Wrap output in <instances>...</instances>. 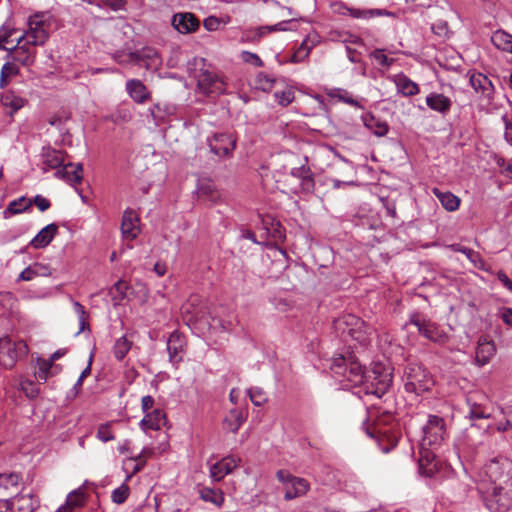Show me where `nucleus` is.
I'll return each instance as SVG.
<instances>
[{
    "label": "nucleus",
    "mask_w": 512,
    "mask_h": 512,
    "mask_svg": "<svg viewBox=\"0 0 512 512\" xmlns=\"http://www.w3.org/2000/svg\"><path fill=\"white\" fill-rule=\"evenodd\" d=\"M171 24L179 33L189 34L199 28L200 22L194 14L184 12L175 14L172 17Z\"/></svg>",
    "instance_id": "obj_15"
},
{
    "label": "nucleus",
    "mask_w": 512,
    "mask_h": 512,
    "mask_svg": "<svg viewBox=\"0 0 512 512\" xmlns=\"http://www.w3.org/2000/svg\"><path fill=\"white\" fill-rule=\"evenodd\" d=\"M56 176L63 178L70 184H79L83 178V166L81 163L65 164L61 170L56 172Z\"/></svg>",
    "instance_id": "obj_25"
},
{
    "label": "nucleus",
    "mask_w": 512,
    "mask_h": 512,
    "mask_svg": "<svg viewBox=\"0 0 512 512\" xmlns=\"http://www.w3.org/2000/svg\"><path fill=\"white\" fill-rule=\"evenodd\" d=\"M240 458L227 456L214 463L210 467V476L214 481H221L226 475L230 474L240 463Z\"/></svg>",
    "instance_id": "obj_16"
},
{
    "label": "nucleus",
    "mask_w": 512,
    "mask_h": 512,
    "mask_svg": "<svg viewBox=\"0 0 512 512\" xmlns=\"http://www.w3.org/2000/svg\"><path fill=\"white\" fill-rule=\"evenodd\" d=\"M404 388L408 393L420 395L430 390L433 380L429 372L420 364L409 363L404 369Z\"/></svg>",
    "instance_id": "obj_7"
},
{
    "label": "nucleus",
    "mask_w": 512,
    "mask_h": 512,
    "mask_svg": "<svg viewBox=\"0 0 512 512\" xmlns=\"http://www.w3.org/2000/svg\"><path fill=\"white\" fill-rule=\"evenodd\" d=\"M160 410L155 409L153 412L146 413L140 422V426L146 433L149 430L157 431L160 429Z\"/></svg>",
    "instance_id": "obj_44"
},
{
    "label": "nucleus",
    "mask_w": 512,
    "mask_h": 512,
    "mask_svg": "<svg viewBox=\"0 0 512 512\" xmlns=\"http://www.w3.org/2000/svg\"><path fill=\"white\" fill-rule=\"evenodd\" d=\"M198 198L204 201H209L212 204L218 203L221 200V193L216 189L211 180H200L197 187Z\"/></svg>",
    "instance_id": "obj_22"
},
{
    "label": "nucleus",
    "mask_w": 512,
    "mask_h": 512,
    "mask_svg": "<svg viewBox=\"0 0 512 512\" xmlns=\"http://www.w3.org/2000/svg\"><path fill=\"white\" fill-rule=\"evenodd\" d=\"M74 309L79 316L80 330L78 333H80L85 330V327L87 325V313L85 311L84 306L81 305L79 302L74 303Z\"/></svg>",
    "instance_id": "obj_56"
},
{
    "label": "nucleus",
    "mask_w": 512,
    "mask_h": 512,
    "mask_svg": "<svg viewBox=\"0 0 512 512\" xmlns=\"http://www.w3.org/2000/svg\"><path fill=\"white\" fill-rule=\"evenodd\" d=\"M274 82L275 80L265 73L261 72L257 75V83L259 84V88L263 91L270 90L273 87Z\"/></svg>",
    "instance_id": "obj_54"
},
{
    "label": "nucleus",
    "mask_w": 512,
    "mask_h": 512,
    "mask_svg": "<svg viewBox=\"0 0 512 512\" xmlns=\"http://www.w3.org/2000/svg\"><path fill=\"white\" fill-rule=\"evenodd\" d=\"M479 497L489 512L512 509V485H476Z\"/></svg>",
    "instance_id": "obj_5"
},
{
    "label": "nucleus",
    "mask_w": 512,
    "mask_h": 512,
    "mask_svg": "<svg viewBox=\"0 0 512 512\" xmlns=\"http://www.w3.org/2000/svg\"><path fill=\"white\" fill-rule=\"evenodd\" d=\"M469 82L476 92H480L487 99H491L494 86L491 80L482 73H473L470 76Z\"/></svg>",
    "instance_id": "obj_23"
},
{
    "label": "nucleus",
    "mask_w": 512,
    "mask_h": 512,
    "mask_svg": "<svg viewBox=\"0 0 512 512\" xmlns=\"http://www.w3.org/2000/svg\"><path fill=\"white\" fill-rule=\"evenodd\" d=\"M292 176L300 180L301 189L304 192H312L315 187L313 173L311 169L305 165L293 168L291 171Z\"/></svg>",
    "instance_id": "obj_29"
},
{
    "label": "nucleus",
    "mask_w": 512,
    "mask_h": 512,
    "mask_svg": "<svg viewBox=\"0 0 512 512\" xmlns=\"http://www.w3.org/2000/svg\"><path fill=\"white\" fill-rule=\"evenodd\" d=\"M19 389L30 399L36 398L40 392L38 385L28 379L20 381Z\"/></svg>",
    "instance_id": "obj_47"
},
{
    "label": "nucleus",
    "mask_w": 512,
    "mask_h": 512,
    "mask_svg": "<svg viewBox=\"0 0 512 512\" xmlns=\"http://www.w3.org/2000/svg\"><path fill=\"white\" fill-rule=\"evenodd\" d=\"M371 57L377 61L379 65L382 67H390L392 63L394 62V59L389 58L385 53L384 50L376 49L371 53Z\"/></svg>",
    "instance_id": "obj_52"
},
{
    "label": "nucleus",
    "mask_w": 512,
    "mask_h": 512,
    "mask_svg": "<svg viewBox=\"0 0 512 512\" xmlns=\"http://www.w3.org/2000/svg\"><path fill=\"white\" fill-rule=\"evenodd\" d=\"M436 448L421 447L419 458V472L425 477L432 478L442 468L441 461L437 458L434 450Z\"/></svg>",
    "instance_id": "obj_14"
},
{
    "label": "nucleus",
    "mask_w": 512,
    "mask_h": 512,
    "mask_svg": "<svg viewBox=\"0 0 512 512\" xmlns=\"http://www.w3.org/2000/svg\"><path fill=\"white\" fill-rule=\"evenodd\" d=\"M32 200V205H36V207L41 211L44 212L48 210L51 206V203L48 199L43 197L42 195H36Z\"/></svg>",
    "instance_id": "obj_58"
},
{
    "label": "nucleus",
    "mask_w": 512,
    "mask_h": 512,
    "mask_svg": "<svg viewBox=\"0 0 512 512\" xmlns=\"http://www.w3.org/2000/svg\"><path fill=\"white\" fill-rule=\"evenodd\" d=\"M15 32L16 31L14 29L0 31V49H3V50L10 49V48L5 47L4 44L13 41L11 38Z\"/></svg>",
    "instance_id": "obj_60"
},
{
    "label": "nucleus",
    "mask_w": 512,
    "mask_h": 512,
    "mask_svg": "<svg viewBox=\"0 0 512 512\" xmlns=\"http://www.w3.org/2000/svg\"><path fill=\"white\" fill-rule=\"evenodd\" d=\"M126 89L131 98L138 103L144 102L148 96L146 87L140 80H129L126 84Z\"/></svg>",
    "instance_id": "obj_40"
},
{
    "label": "nucleus",
    "mask_w": 512,
    "mask_h": 512,
    "mask_svg": "<svg viewBox=\"0 0 512 512\" xmlns=\"http://www.w3.org/2000/svg\"><path fill=\"white\" fill-rule=\"evenodd\" d=\"M392 385V369L382 363H375L369 371L365 370L364 382L359 387L367 395L381 398Z\"/></svg>",
    "instance_id": "obj_6"
},
{
    "label": "nucleus",
    "mask_w": 512,
    "mask_h": 512,
    "mask_svg": "<svg viewBox=\"0 0 512 512\" xmlns=\"http://www.w3.org/2000/svg\"><path fill=\"white\" fill-rule=\"evenodd\" d=\"M241 58H242L243 62H245L247 64H251V65H253L255 67H262L263 66V61L255 53H252V52H249V51H243L242 54H241Z\"/></svg>",
    "instance_id": "obj_55"
},
{
    "label": "nucleus",
    "mask_w": 512,
    "mask_h": 512,
    "mask_svg": "<svg viewBox=\"0 0 512 512\" xmlns=\"http://www.w3.org/2000/svg\"><path fill=\"white\" fill-rule=\"evenodd\" d=\"M0 101L4 107L11 109V114L21 109L25 103V100L22 97L16 95L15 92L10 90L5 91L1 95Z\"/></svg>",
    "instance_id": "obj_41"
},
{
    "label": "nucleus",
    "mask_w": 512,
    "mask_h": 512,
    "mask_svg": "<svg viewBox=\"0 0 512 512\" xmlns=\"http://www.w3.org/2000/svg\"><path fill=\"white\" fill-rule=\"evenodd\" d=\"M127 290L128 284L125 281L120 280L113 285L109 293L115 305L120 304L126 297Z\"/></svg>",
    "instance_id": "obj_45"
},
{
    "label": "nucleus",
    "mask_w": 512,
    "mask_h": 512,
    "mask_svg": "<svg viewBox=\"0 0 512 512\" xmlns=\"http://www.w3.org/2000/svg\"><path fill=\"white\" fill-rule=\"evenodd\" d=\"M502 120L505 125L504 138L509 144L512 145V121L509 120L506 115L502 116Z\"/></svg>",
    "instance_id": "obj_61"
},
{
    "label": "nucleus",
    "mask_w": 512,
    "mask_h": 512,
    "mask_svg": "<svg viewBox=\"0 0 512 512\" xmlns=\"http://www.w3.org/2000/svg\"><path fill=\"white\" fill-rule=\"evenodd\" d=\"M512 485V461L498 456L487 462L478 472L476 485Z\"/></svg>",
    "instance_id": "obj_4"
},
{
    "label": "nucleus",
    "mask_w": 512,
    "mask_h": 512,
    "mask_svg": "<svg viewBox=\"0 0 512 512\" xmlns=\"http://www.w3.org/2000/svg\"><path fill=\"white\" fill-rule=\"evenodd\" d=\"M38 370L35 372V376L37 379L46 381L49 377L54 376L52 369L61 370L60 365L52 364L51 361L47 359H39L38 362Z\"/></svg>",
    "instance_id": "obj_42"
},
{
    "label": "nucleus",
    "mask_w": 512,
    "mask_h": 512,
    "mask_svg": "<svg viewBox=\"0 0 512 512\" xmlns=\"http://www.w3.org/2000/svg\"><path fill=\"white\" fill-rule=\"evenodd\" d=\"M414 325L420 335L430 341L442 343L446 340V334L439 328V326L431 320L425 318L422 314L415 312L410 315L409 321L406 326Z\"/></svg>",
    "instance_id": "obj_12"
},
{
    "label": "nucleus",
    "mask_w": 512,
    "mask_h": 512,
    "mask_svg": "<svg viewBox=\"0 0 512 512\" xmlns=\"http://www.w3.org/2000/svg\"><path fill=\"white\" fill-rule=\"evenodd\" d=\"M31 206L32 200L25 196H21L8 204L6 209L3 211V216L4 218H8L12 215L26 212L31 208Z\"/></svg>",
    "instance_id": "obj_37"
},
{
    "label": "nucleus",
    "mask_w": 512,
    "mask_h": 512,
    "mask_svg": "<svg viewBox=\"0 0 512 512\" xmlns=\"http://www.w3.org/2000/svg\"><path fill=\"white\" fill-rule=\"evenodd\" d=\"M21 479L22 476L20 473H0V487L7 491H13L18 488Z\"/></svg>",
    "instance_id": "obj_43"
},
{
    "label": "nucleus",
    "mask_w": 512,
    "mask_h": 512,
    "mask_svg": "<svg viewBox=\"0 0 512 512\" xmlns=\"http://www.w3.org/2000/svg\"><path fill=\"white\" fill-rule=\"evenodd\" d=\"M28 352V346L24 341H12L9 337L0 338V364L11 369L21 357Z\"/></svg>",
    "instance_id": "obj_11"
},
{
    "label": "nucleus",
    "mask_w": 512,
    "mask_h": 512,
    "mask_svg": "<svg viewBox=\"0 0 512 512\" xmlns=\"http://www.w3.org/2000/svg\"><path fill=\"white\" fill-rule=\"evenodd\" d=\"M349 14L351 17L356 19H371L373 17H379V16H388L392 18H397V14L388 11L386 9H360V8H351L349 9Z\"/></svg>",
    "instance_id": "obj_33"
},
{
    "label": "nucleus",
    "mask_w": 512,
    "mask_h": 512,
    "mask_svg": "<svg viewBox=\"0 0 512 512\" xmlns=\"http://www.w3.org/2000/svg\"><path fill=\"white\" fill-rule=\"evenodd\" d=\"M391 79L397 88V92L404 97H411L420 93L419 85L402 72L393 75Z\"/></svg>",
    "instance_id": "obj_20"
},
{
    "label": "nucleus",
    "mask_w": 512,
    "mask_h": 512,
    "mask_svg": "<svg viewBox=\"0 0 512 512\" xmlns=\"http://www.w3.org/2000/svg\"><path fill=\"white\" fill-rule=\"evenodd\" d=\"M57 231L58 226L55 223L48 224L37 233L29 245L35 249L45 248L51 243Z\"/></svg>",
    "instance_id": "obj_21"
},
{
    "label": "nucleus",
    "mask_w": 512,
    "mask_h": 512,
    "mask_svg": "<svg viewBox=\"0 0 512 512\" xmlns=\"http://www.w3.org/2000/svg\"><path fill=\"white\" fill-rule=\"evenodd\" d=\"M181 52L179 49H173L171 52V56L167 60V66L170 68H175L178 66L180 61Z\"/></svg>",
    "instance_id": "obj_63"
},
{
    "label": "nucleus",
    "mask_w": 512,
    "mask_h": 512,
    "mask_svg": "<svg viewBox=\"0 0 512 512\" xmlns=\"http://www.w3.org/2000/svg\"><path fill=\"white\" fill-rule=\"evenodd\" d=\"M246 415L242 410L231 409L223 420L224 428L232 433H236L246 420Z\"/></svg>",
    "instance_id": "obj_32"
},
{
    "label": "nucleus",
    "mask_w": 512,
    "mask_h": 512,
    "mask_svg": "<svg viewBox=\"0 0 512 512\" xmlns=\"http://www.w3.org/2000/svg\"><path fill=\"white\" fill-rule=\"evenodd\" d=\"M198 301H199L198 297L194 296V297H191L188 300V302L182 306L183 313L191 314V317L189 318V320H192V319L198 320L200 317V314H201L200 309L194 308L193 310H191V307L195 306L196 303H198Z\"/></svg>",
    "instance_id": "obj_51"
},
{
    "label": "nucleus",
    "mask_w": 512,
    "mask_h": 512,
    "mask_svg": "<svg viewBox=\"0 0 512 512\" xmlns=\"http://www.w3.org/2000/svg\"><path fill=\"white\" fill-rule=\"evenodd\" d=\"M51 18L49 12H38L29 17L28 30L16 38V45L9 49L13 60L24 66L34 63L36 53L33 47L42 46L48 40Z\"/></svg>",
    "instance_id": "obj_1"
},
{
    "label": "nucleus",
    "mask_w": 512,
    "mask_h": 512,
    "mask_svg": "<svg viewBox=\"0 0 512 512\" xmlns=\"http://www.w3.org/2000/svg\"><path fill=\"white\" fill-rule=\"evenodd\" d=\"M97 438L99 440H101L102 442H108L115 438L114 434L111 430L110 423H105V424H102L99 426V428L97 430Z\"/></svg>",
    "instance_id": "obj_53"
},
{
    "label": "nucleus",
    "mask_w": 512,
    "mask_h": 512,
    "mask_svg": "<svg viewBox=\"0 0 512 512\" xmlns=\"http://www.w3.org/2000/svg\"><path fill=\"white\" fill-rule=\"evenodd\" d=\"M221 24V21L216 16H209L204 19L203 25L208 31H216Z\"/></svg>",
    "instance_id": "obj_59"
},
{
    "label": "nucleus",
    "mask_w": 512,
    "mask_h": 512,
    "mask_svg": "<svg viewBox=\"0 0 512 512\" xmlns=\"http://www.w3.org/2000/svg\"><path fill=\"white\" fill-rule=\"evenodd\" d=\"M184 339L181 334L173 332L167 340V351L169 360L173 364H177L182 360Z\"/></svg>",
    "instance_id": "obj_24"
},
{
    "label": "nucleus",
    "mask_w": 512,
    "mask_h": 512,
    "mask_svg": "<svg viewBox=\"0 0 512 512\" xmlns=\"http://www.w3.org/2000/svg\"><path fill=\"white\" fill-rule=\"evenodd\" d=\"M452 100L442 93L432 92L426 97V105L429 109L446 116L452 108Z\"/></svg>",
    "instance_id": "obj_18"
},
{
    "label": "nucleus",
    "mask_w": 512,
    "mask_h": 512,
    "mask_svg": "<svg viewBox=\"0 0 512 512\" xmlns=\"http://www.w3.org/2000/svg\"><path fill=\"white\" fill-rule=\"evenodd\" d=\"M330 370L346 388L359 387L365 379V367L352 352L333 356Z\"/></svg>",
    "instance_id": "obj_2"
},
{
    "label": "nucleus",
    "mask_w": 512,
    "mask_h": 512,
    "mask_svg": "<svg viewBox=\"0 0 512 512\" xmlns=\"http://www.w3.org/2000/svg\"><path fill=\"white\" fill-rule=\"evenodd\" d=\"M157 55L156 50L145 47L142 50L132 51L130 48L117 50L113 57L120 64H134L146 69L152 68Z\"/></svg>",
    "instance_id": "obj_9"
},
{
    "label": "nucleus",
    "mask_w": 512,
    "mask_h": 512,
    "mask_svg": "<svg viewBox=\"0 0 512 512\" xmlns=\"http://www.w3.org/2000/svg\"><path fill=\"white\" fill-rule=\"evenodd\" d=\"M496 353V346L492 340L480 337L475 352V361L478 366H484L490 362Z\"/></svg>",
    "instance_id": "obj_19"
},
{
    "label": "nucleus",
    "mask_w": 512,
    "mask_h": 512,
    "mask_svg": "<svg viewBox=\"0 0 512 512\" xmlns=\"http://www.w3.org/2000/svg\"><path fill=\"white\" fill-rule=\"evenodd\" d=\"M131 349V342L125 336L116 340L113 348L114 356L117 360H123Z\"/></svg>",
    "instance_id": "obj_46"
},
{
    "label": "nucleus",
    "mask_w": 512,
    "mask_h": 512,
    "mask_svg": "<svg viewBox=\"0 0 512 512\" xmlns=\"http://www.w3.org/2000/svg\"><path fill=\"white\" fill-rule=\"evenodd\" d=\"M247 393L255 406H261L267 401L266 394L261 388H250Z\"/></svg>",
    "instance_id": "obj_50"
},
{
    "label": "nucleus",
    "mask_w": 512,
    "mask_h": 512,
    "mask_svg": "<svg viewBox=\"0 0 512 512\" xmlns=\"http://www.w3.org/2000/svg\"><path fill=\"white\" fill-rule=\"evenodd\" d=\"M336 331L342 336H349L360 344L369 340V328L366 323L354 314H346L334 321Z\"/></svg>",
    "instance_id": "obj_8"
},
{
    "label": "nucleus",
    "mask_w": 512,
    "mask_h": 512,
    "mask_svg": "<svg viewBox=\"0 0 512 512\" xmlns=\"http://www.w3.org/2000/svg\"><path fill=\"white\" fill-rule=\"evenodd\" d=\"M490 415L489 409L486 406L473 400L472 397L467 398V418L470 420L487 419Z\"/></svg>",
    "instance_id": "obj_35"
},
{
    "label": "nucleus",
    "mask_w": 512,
    "mask_h": 512,
    "mask_svg": "<svg viewBox=\"0 0 512 512\" xmlns=\"http://www.w3.org/2000/svg\"><path fill=\"white\" fill-rule=\"evenodd\" d=\"M190 77L197 81V87L207 95H220L225 90V83L211 70L204 58H194L188 62Z\"/></svg>",
    "instance_id": "obj_3"
},
{
    "label": "nucleus",
    "mask_w": 512,
    "mask_h": 512,
    "mask_svg": "<svg viewBox=\"0 0 512 512\" xmlns=\"http://www.w3.org/2000/svg\"><path fill=\"white\" fill-rule=\"evenodd\" d=\"M85 500V493L81 488L73 490L68 494L66 502L61 505L56 512H73L74 510L83 507Z\"/></svg>",
    "instance_id": "obj_28"
},
{
    "label": "nucleus",
    "mask_w": 512,
    "mask_h": 512,
    "mask_svg": "<svg viewBox=\"0 0 512 512\" xmlns=\"http://www.w3.org/2000/svg\"><path fill=\"white\" fill-rule=\"evenodd\" d=\"M422 430V448H438L446 436L445 421L437 415H429L428 421Z\"/></svg>",
    "instance_id": "obj_10"
},
{
    "label": "nucleus",
    "mask_w": 512,
    "mask_h": 512,
    "mask_svg": "<svg viewBox=\"0 0 512 512\" xmlns=\"http://www.w3.org/2000/svg\"><path fill=\"white\" fill-rule=\"evenodd\" d=\"M12 512H34L36 505L31 494H17L10 499Z\"/></svg>",
    "instance_id": "obj_30"
},
{
    "label": "nucleus",
    "mask_w": 512,
    "mask_h": 512,
    "mask_svg": "<svg viewBox=\"0 0 512 512\" xmlns=\"http://www.w3.org/2000/svg\"><path fill=\"white\" fill-rule=\"evenodd\" d=\"M433 194L438 198L441 205L447 210V211H455L459 208L460 205V199L453 193L449 191H441L439 188H433L432 189Z\"/></svg>",
    "instance_id": "obj_36"
},
{
    "label": "nucleus",
    "mask_w": 512,
    "mask_h": 512,
    "mask_svg": "<svg viewBox=\"0 0 512 512\" xmlns=\"http://www.w3.org/2000/svg\"><path fill=\"white\" fill-rule=\"evenodd\" d=\"M1 72H3L4 76L10 77L18 74L19 69L12 63H5L2 66Z\"/></svg>",
    "instance_id": "obj_64"
},
{
    "label": "nucleus",
    "mask_w": 512,
    "mask_h": 512,
    "mask_svg": "<svg viewBox=\"0 0 512 512\" xmlns=\"http://www.w3.org/2000/svg\"><path fill=\"white\" fill-rule=\"evenodd\" d=\"M129 486L126 484H122L120 487L113 490L111 498L114 503L122 504L126 501L129 496Z\"/></svg>",
    "instance_id": "obj_49"
},
{
    "label": "nucleus",
    "mask_w": 512,
    "mask_h": 512,
    "mask_svg": "<svg viewBox=\"0 0 512 512\" xmlns=\"http://www.w3.org/2000/svg\"><path fill=\"white\" fill-rule=\"evenodd\" d=\"M121 232L126 240H134L140 232L139 218L135 211L127 209L122 217Z\"/></svg>",
    "instance_id": "obj_17"
},
{
    "label": "nucleus",
    "mask_w": 512,
    "mask_h": 512,
    "mask_svg": "<svg viewBox=\"0 0 512 512\" xmlns=\"http://www.w3.org/2000/svg\"><path fill=\"white\" fill-rule=\"evenodd\" d=\"M200 498L220 508L224 503V494L220 489L202 486L199 488Z\"/></svg>",
    "instance_id": "obj_38"
},
{
    "label": "nucleus",
    "mask_w": 512,
    "mask_h": 512,
    "mask_svg": "<svg viewBox=\"0 0 512 512\" xmlns=\"http://www.w3.org/2000/svg\"><path fill=\"white\" fill-rule=\"evenodd\" d=\"M41 157L45 171L48 169H56L64 164L63 152L51 147H43Z\"/></svg>",
    "instance_id": "obj_26"
},
{
    "label": "nucleus",
    "mask_w": 512,
    "mask_h": 512,
    "mask_svg": "<svg viewBox=\"0 0 512 512\" xmlns=\"http://www.w3.org/2000/svg\"><path fill=\"white\" fill-rule=\"evenodd\" d=\"M98 7H109L114 11L120 10L124 7V0H100L99 3L96 4Z\"/></svg>",
    "instance_id": "obj_57"
},
{
    "label": "nucleus",
    "mask_w": 512,
    "mask_h": 512,
    "mask_svg": "<svg viewBox=\"0 0 512 512\" xmlns=\"http://www.w3.org/2000/svg\"><path fill=\"white\" fill-rule=\"evenodd\" d=\"M364 126L378 137L385 136L388 133L389 126L385 121L375 118L372 114L362 116Z\"/></svg>",
    "instance_id": "obj_34"
},
{
    "label": "nucleus",
    "mask_w": 512,
    "mask_h": 512,
    "mask_svg": "<svg viewBox=\"0 0 512 512\" xmlns=\"http://www.w3.org/2000/svg\"><path fill=\"white\" fill-rule=\"evenodd\" d=\"M51 275V269L42 263H34L25 268L18 276V281H31L36 277Z\"/></svg>",
    "instance_id": "obj_31"
},
{
    "label": "nucleus",
    "mask_w": 512,
    "mask_h": 512,
    "mask_svg": "<svg viewBox=\"0 0 512 512\" xmlns=\"http://www.w3.org/2000/svg\"><path fill=\"white\" fill-rule=\"evenodd\" d=\"M491 42L497 49L512 54V34L499 29L492 34Z\"/></svg>",
    "instance_id": "obj_39"
},
{
    "label": "nucleus",
    "mask_w": 512,
    "mask_h": 512,
    "mask_svg": "<svg viewBox=\"0 0 512 512\" xmlns=\"http://www.w3.org/2000/svg\"><path fill=\"white\" fill-rule=\"evenodd\" d=\"M277 479L284 484V487H286L292 479H294L295 476L291 475L286 470H278L276 473Z\"/></svg>",
    "instance_id": "obj_62"
},
{
    "label": "nucleus",
    "mask_w": 512,
    "mask_h": 512,
    "mask_svg": "<svg viewBox=\"0 0 512 512\" xmlns=\"http://www.w3.org/2000/svg\"><path fill=\"white\" fill-rule=\"evenodd\" d=\"M276 102L281 106H288L294 100V91L292 88H286L274 93Z\"/></svg>",
    "instance_id": "obj_48"
},
{
    "label": "nucleus",
    "mask_w": 512,
    "mask_h": 512,
    "mask_svg": "<svg viewBox=\"0 0 512 512\" xmlns=\"http://www.w3.org/2000/svg\"><path fill=\"white\" fill-rule=\"evenodd\" d=\"M309 490V483L304 478L294 477L285 487L284 499L289 501L305 495Z\"/></svg>",
    "instance_id": "obj_27"
},
{
    "label": "nucleus",
    "mask_w": 512,
    "mask_h": 512,
    "mask_svg": "<svg viewBox=\"0 0 512 512\" xmlns=\"http://www.w3.org/2000/svg\"><path fill=\"white\" fill-rule=\"evenodd\" d=\"M210 151L219 157H229L236 148V139L229 133H215L208 138Z\"/></svg>",
    "instance_id": "obj_13"
}]
</instances>
